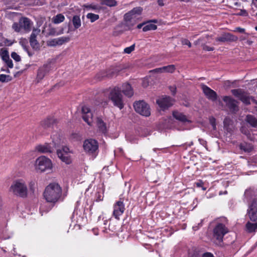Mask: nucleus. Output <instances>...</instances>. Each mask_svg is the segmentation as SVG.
I'll return each mask as SVG.
<instances>
[{"label":"nucleus","mask_w":257,"mask_h":257,"mask_svg":"<svg viewBox=\"0 0 257 257\" xmlns=\"http://www.w3.org/2000/svg\"><path fill=\"white\" fill-rule=\"evenodd\" d=\"M65 20V17L63 15L59 14L54 17L52 19V22L57 24L63 22Z\"/></svg>","instance_id":"33"},{"label":"nucleus","mask_w":257,"mask_h":257,"mask_svg":"<svg viewBox=\"0 0 257 257\" xmlns=\"http://www.w3.org/2000/svg\"><path fill=\"white\" fill-rule=\"evenodd\" d=\"M198 141H199V143H200L201 145H203V146H204V145H205L206 144V142L205 141H204V140L203 139H199Z\"/></svg>","instance_id":"56"},{"label":"nucleus","mask_w":257,"mask_h":257,"mask_svg":"<svg viewBox=\"0 0 257 257\" xmlns=\"http://www.w3.org/2000/svg\"><path fill=\"white\" fill-rule=\"evenodd\" d=\"M11 57L14 60H15L17 62H19L21 61L20 56L15 52L12 53Z\"/></svg>","instance_id":"44"},{"label":"nucleus","mask_w":257,"mask_h":257,"mask_svg":"<svg viewBox=\"0 0 257 257\" xmlns=\"http://www.w3.org/2000/svg\"><path fill=\"white\" fill-rule=\"evenodd\" d=\"M36 150L41 153H47L53 152V148L49 144L38 145L36 147Z\"/></svg>","instance_id":"22"},{"label":"nucleus","mask_w":257,"mask_h":257,"mask_svg":"<svg viewBox=\"0 0 257 257\" xmlns=\"http://www.w3.org/2000/svg\"><path fill=\"white\" fill-rule=\"evenodd\" d=\"M72 23L75 29L79 28L81 26V22L79 16L75 15L72 19Z\"/></svg>","instance_id":"30"},{"label":"nucleus","mask_w":257,"mask_h":257,"mask_svg":"<svg viewBox=\"0 0 257 257\" xmlns=\"http://www.w3.org/2000/svg\"><path fill=\"white\" fill-rule=\"evenodd\" d=\"M182 44L184 45H187L189 48L191 47V43L187 39H183L181 40Z\"/></svg>","instance_id":"47"},{"label":"nucleus","mask_w":257,"mask_h":257,"mask_svg":"<svg viewBox=\"0 0 257 257\" xmlns=\"http://www.w3.org/2000/svg\"><path fill=\"white\" fill-rule=\"evenodd\" d=\"M209 121L211 125L215 124V119L214 117H211L209 119Z\"/></svg>","instance_id":"53"},{"label":"nucleus","mask_w":257,"mask_h":257,"mask_svg":"<svg viewBox=\"0 0 257 257\" xmlns=\"http://www.w3.org/2000/svg\"><path fill=\"white\" fill-rule=\"evenodd\" d=\"M135 111L145 116H149L151 114L149 105L143 100L136 101L134 103Z\"/></svg>","instance_id":"9"},{"label":"nucleus","mask_w":257,"mask_h":257,"mask_svg":"<svg viewBox=\"0 0 257 257\" xmlns=\"http://www.w3.org/2000/svg\"><path fill=\"white\" fill-rule=\"evenodd\" d=\"M228 232H229V229L226 226V224L218 222L213 230V236L216 240V243L222 242L224 236Z\"/></svg>","instance_id":"6"},{"label":"nucleus","mask_w":257,"mask_h":257,"mask_svg":"<svg viewBox=\"0 0 257 257\" xmlns=\"http://www.w3.org/2000/svg\"><path fill=\"white\" fill-rule=\"evenodd\" d=\"M66 194H63L62 187L57 183L53 182L47 185L43 192V196L46 201L52 206L56 203L64 201Z\"/></svg>","instance_id":"1"},{"label":"nucleus","mask_w":257,"mask_h":257,"mask_svg":"<svg viewBox=\"0 0 257 257\" xmlns=\"http://www.w3.org/2000/svg\"><path fill=\"white\" fill-rule=\"evenodd\" d=\"M101 104H102L103 105H105L107 104V101H104L103 102H102Z\"/></svg>","instance_id":"61"},{"label":"nucleus","mask_w":257,"mask_h":257,"mask_svg":"<svg viewBox=\"0 0 257 257\" xmlns=\"http://www.w3.org/2000/svg\"><path fill=\"white\" fill-rule=\"evenodd\" d=\"M201 88L204 94L209 100L212 101L216 100L217 94L215 91L204 84L201 85Z\"/></svg>","instance_id":"13"},{"label":"nucleus","mask_w":257,"mask_h":257,"mask_svg":"<svg viewBox=\"0 0 257 257\" xmlns=\"http://www.w3.org/2000/svg\"><path fill=\"white\" fill-rule=\"evenodd\" d=\"M13 193L18 197L26 198L28 196V188L26 182L23 179L14 181L10 187Z\"/></svg>","instance_id":"2"},{"label":"nucleus","mask_w":257,"mask_h":257,"mask_svg":"<svg viewBox=\"0 0 257 257\" xmlns=\"http://www.w3.org/2000/svg\"><path fill=\"white\" fill-rule=\"evenodd\" d=\"M35 188V182L34 181H31L29 183V189L30 191L34 192Z\"/></svg>","instance_id":"46"},{"label":"nucleus","mask_w":257,"mask_h":257,"mask_svg":"<svg viewBox=\"0 0 257 257\" xmlns=\"http://www.w3.org/2000/svg\"><path fill=\"white\" fill-rule=\"evenodd\" d=\"M29 56H31L32 55V54H31L29 51V49H28V51H27Z\"/></svg>","instance_id":"64"},{"label":"nucleus","mask_w":257,"mask_h":257,"mask_svg":"<svg viewBox=\"0 0 257 257\" xmlns=\"http://www.w3.org/2000/svg\"><path fill=\"white\" fill-rule=\"evenodd\" d=\"M150 72L162 73H163V70L162 67H160L152 70L150 71Z\"/></svg>","instance_id":"48"},{"label":"nucleus","mask_w":257,"mask_h":257,"mask_svg":"<svg viewBox=\"0 0 257 257\" xmlns=\"http://www.w3.org/2000/svg\"><path fill=\"white\" fill-rule=\"evenodd\" d=\"M203 182H202L201 181H199V182L196 183V185L198 187H201L203 185Z\"/></svg>","instance_id":"57"},{"label":"nucleus","mask_w":257,"mask_h":257,"mask_svg":"<svg viewBox=\"0 0 257 257\" xmlns=\"http://www.w3.org/2000/svg\"><path fill=\"white\" fill-rule=\"evenodd\" d=\"M202 47L203 50L206 51H212L214 50V48L213 47H209L207 45H206L205 44H202Z\"/></svg>","instance_id":"45"},{"label":"nucleus","mask_w":257,"mask_h":257,"mask_svg":"<svg viewBox=\"0 0 257 257\" xmlns=\"http://www.w3.org/2000/svg\"><path fill=\"white\" fill-rule=\"evenodd\" d=\"M203 40V38H200L199 39H198L197 41H196L195 42H194V44L195 45H197L198 43H199L200 41H202Z\"/></svg>","instance_id":"59"},{"label":"nucleus","mask_w":257,"mask_h":257,"mask_svg":"<svg viewBox=\"0 0 257 257\" xmlns=\"http://www.w3.org/2000/svg\"><path fill=\"white\" fill-rule=\"evenodd\" d=\"M149 22H153L154 24L158 23V21L157 19L151 20L147 22H144L142 23L139 24L137 25V28L139 29L142 28L143 26H145L146 24H147Z\"/></svg>","instance_id":"41"},{"label":"nucleus","mask_w":257,"mask_h":257,"mask_svg":"<svg viewBox=\"0 0 257 257\" xmlns=\"http://www.w3.org/2000/svg\"><path fill=\"white\" fill-rule=\"evenodd\" d=\"M86 18L90 20L91 23L95 22L97 20L99 16L98 15L94 14L93 13H88L86 15Z\"/></svg>","instance_id":"37"},{"label":"nucleus","mask_w":257,"mask_h":257,"mask_svg":"<svg viewBox=\"0 0 257 257\" xmlns=\"http://www.w3.org/2000/svg\"><path fill=\"white\" fill-rule=\"evenodd\" d=\"M157 2H158V5L162 7V6H164V4L163 3V0H158Z\"/></svg>","instance_id":"58"},{"label":"nucleus","mask_w":257,"mask_h":257,"mask_svg":"<svg viewBox=\"0 0 257 257\" xmlns=\"http://www.w3.org/2000/svg\"><path fill=\"white\" fill-rule=\"evenodd\" d=\"M245 227L246 230L248 232H253L257 230V222L255 223H252L250 221H248Z\"/></svg>","instance_id":"29"},{"label":"nucleus","mask_w":257,"mask_h":257,"mask_svg":"<svg viewBox=\"0 0 257 257\" xmlns=\"http://www.w3.org/2000/svg\"><path fill=\"white\" fill-rule=\"evenodd\" d=\"M0 55L2 57V59L5 62L7 60H8V59L10 58L9 53L7 50H4L2 52H1Z\"/></svg>","instance_id":"40"},{"label":"nucleus","mask_w":257,"mask_h":257,"mask_svg":"<svg viewBox=\"0 0 257 257\" xmlns=\"http://www.w3.org/2000/svg\"><path fill=\"white\" fill-rule=\"evenodd\" d=\"M173 116L176 119L182 122L189 121L185 115L178 111H174L173 112Z\"/></svg>","instance_id":"24"},{"label":"nucleus","mask_w":257,"mask_h":257,"mask_svg":"<svg viewBox=\"0 0 257 257\" xmlns=\"http://www.w3.org/2000/svg\"><path fill=\"white\" fill-rule=\"evenodd\" d=\"M153 22H149L145 25L143 28V31L144 32H147L150 30H155L157 29V26L153 24Z\"/></svg>","instance_id":"32"},{"label":"nucleus","mask_w":257,"mask_h":257,"mask_svg":"<svg viewBox=\"0 0 257 257\" xmlns=\"http://www.w3.org/2000/svg\"><path fill=\"white\" fill-rule=\"evenodd\" d=\"M239 148L240 150L247 153H249L253 150V146L252 144L246 142L241 143L239 145Z\"/></svg>","instance_id":"27"},{"label":"nucleus","mask_w":257,"mask_h":257,"mask_svg":"<svg viewBox=\"0 0 257 257\" xmlns=\"http://www.w3.org/2000/svg\"><path fill=\"white\" fill-rule=\"evenodd\" d=\"M12 80V77L9 75L0 74V81L4 82H8Z\"/></svg>","instance_id":"36"},{"label":"nucleus","mask_w":257,"mask_h":257,"mask_svg":"<svg viewBox=\"0 0 257 257\" xmlns=\"http://www.w3.org/2000/svg\"><path fill=\"white\" fill-rule=\"evenodd\" d=\"M246 215L251 221H257V198H253L248 203Z\"/></svg>","instance_id":"10"},{"label":"nucleus","mask_w":257,"mask_h":257,"mask_svg":"<svg viewBox=\"0 0 257 257\" xmlns=\"http://www.w3.org/2000/svg\"><path fill=\"white\" fill-rule=\"evenodd\" d=\"M83 114L82 118L87 123L90 125L92 122L93 115L89 107L87 106H83L81 108Z\"/></svg>","instance_id":"17"},{"label":"nucleus","mask_w":257,"mask_h":257,"mask_svg":"<svg viewBox=\"0 0 257 257\" xmlns=\"http://www.w3.org/2000/svg\"><path fill=\"white\" fill-rule=\"evenodd\" d=\"M84 7L87 9L92 10H100L101 9V7L99 6L94 4L85 5Z\"/></svg>","instance_id":"39"},{"label":"nucleus","mask_w":257,"mask_h":257,"mask_svg":"<svg viewBox=\"0 0 257 257\" xmlns=\"http://www.w3.org/2000/svg\"><path fill=\"white\" fill-rule=\"evenodd\" d=\"M52 167L51 161L44 156L39 157L36 161V169L40 172H44L51 169Z\"/></svg>","instance_id":"8"},{"label":"nucleus","mask_w":257,"mask_h":257,"mask_svg":"<svg viewBox=\"0 0 257 257\" xmlns=\"http://www.w3.org/2000/svg\"><path fill=\"white\" fill-rule=\"evenodd\" d=\"M236 31H237L239 33H244V32H245V29H243V28H240V27L236 28Z\"/></svg>","instance_id":"54"},{"label":"nucleus","mask_w":257,"mask_h":257,"mask_svg":"<svg viewBox=\"0 0 257 257\" xmlns=\"http://www.w3.org/2000/svg\"><path fill=\"white\" fill-rule=\"evenodd\" d=\"M127 139L128 141L133 143H137V140L136 139H132L131 137H127Z\"/></svg>","instance_id":"55"},{"label":"nucleus","mask_w":257,"mask_h":257,"mask_svg":"<svg viewBox=\"0 0 257 257\" xmlns=\"http://www.w3.org/2000/svg\"><path fill=\"white\" fill-rule=\"evenodd\" d=\"M157 103L164 110L173 105V100L169 96L162 97L157 100Z\"/></svg>","instance_id":"16"},{"label":"nucleus","mask_w":257,"mask_h":257,"mask_svg":"<svg viewBox=\"0 0 257 257\" xmlns=\"http://www.w3.org/2000/svg\"><path fill=\"white\" fill-rule=\"evenodd\" d=\"M108 98L115 106L121 109L124 107L123 96L121 94V88L115 86L111 89L109 93Z\"/></svg>","instance_id":"4"},{"label":"nucleus","mask_w":257,"mask_h":257,"mask_svg":"<svg viewBox=\"0 0 257 257\" xmlns=\"http://www.w3.org/2000/svg\"><path fill=\"white\" fill-rule=\"evenodd\" d=\"M143 85L144 87H147L148 85V83L147 82L146 83L145 82H144L143 84Z\"/></svg>","instance_id":"62"},{"label":"nucleus","mask_w":257,"mask_h":257,"mask_svg":"<svg viewBox=\"0 0 257 257\" xmlns=\"http://www.w3.org/2000/svg\"><path fill=\"white\" fill-rule=\"evenodd\" d=\"M169 89H170V91H171L172 94L174 95L176 93V88L175 87L170 86L169 87Z\"/></svg>","instance_id":"51"},{"label":"nucleus","mask_w":257,"mask_h":257,"mask_svg":"<svg viewBox=\"0 0 257 257\" xmlns=\"http://www.w3.org/2000/svg\"><path fill=\"white\" fill-rule=\"evenodd\" d=\"M121 90L128 97H131L134 94V91L131 85L127 83L122 84Z\"/></svg>","instance_id":"21"},{"label":"nucleus","mask_w":257,"mask_h":257,"mask_svg":"<svg viewBox=\"0 0 257 257\" xmlns=\"http://www.w3.org/2000/svg\"><path fill=\"white\" fill-rule=\"evenodd\" d=\"M50 70L51 66L50 63L44 64L43 66L40 67L38 70L37 76L38 82L41 80Z\"/></svg>","instance_id":"19"},{"label":"nucleus","mask_w":257,"mask_h":257,"mask_svg":"<svg viewBox=\"0 0 257 257\" xmlns=\"http://www.w3.org/2000/svg\"><path fill=\"white\" fill-rule=\"evenodd\" d=\"M5 62L6 63L7 65H8V66L9 68H12L13 67L14 65H13V61L10 58L8 59V60H7L6 61H5Z\"/></svg>","instance_id":"50"},{"label":"nucleus","mask_w":257,"mask_h":257,"mask_svg":"<svg viewBox=\"0 0 257 257\" xmlns=\"http://www.w3.org/2000/svg\"><path fill=\"white\" fill-rule=\"evenodd\" d=\"M236 15L238 16H247L248 13L245 10H240V12Z\"/></svg>","instance_id":"49"},{"label":"nucleus","mask_w":257,"mask_h":257,"mask_svg":"<svg viewBox=\"0 0 257 257\" xmlns=\"http://www.w3.org/2000/svg\"><path fill=\"white\" fill-rule=\"evenodd\" d=\"M96 125L100 132L104 134H106L107 133L106 124L101 118L99 117L97 118Z\"/></svg>","instance_id":"23"},{"label":"nucleus","mask_w":257,"mask_h":257,"mask_svg":"<svg viewBox=\"0 0 257 257\" xmlns=\"http://www.w3.org/2000/svg\"><path fill=\"white\" fill-rule=\"evenodd\" d=\"M251 4L253 5L256 8H257V1H251Z\"/></svg>","instance_id":"60"},{"label":"nucleus","mask_w":257,"mask_h":257,"mask_svg":"<svg viewBox=\"0 0 257 257\" xmlns=\"http://www.w3.org/2000/svg\"><path fill=\"white\" fill-rule=\"evenodd\" d=\"M245 121L252 127L257 128V118L253 115L248 114L245 118Z\"/></svg>","instance_id":"25"},{"label":"nucleus","mask_w":257,"mask_h":257,"mask_svg":"<svg viewBox=\"0 0 257 257\" xmlns=\"http://www.w3.org/2000/svg\"><path fill=\"white\" fill-rule=\"evenodd\" d=\"M223 100L226 103V105L231 112L235 113L238 111L237 102L235 99L230 96H225L223 97Z\"/></svg>","instance_id":"15"},{"label":"nucleus","mask_w":257,"mask_h":257,"mask_svg":"<svg viewBox=\"0 0 257 257\" xmlns=\"http://www.w3.org/2000/svg\"><path fill=\"white\" fill-rule=\"evenodd\" d=\"M83 147L87 154L96 156L98 150V143L95 140L87 139L84 141Z\"/></svg>","instance_id":"7"},{"label":"nucleus","mask_w":257,"mask_h":257,"mask_svg":"<svg viewBox=\"0 0 257 257\" xmlns=\"http://www.w3.org/2000/svg\"><path fill=\"white\" fill-rule=\"evenodd\" d=\"M135 44L131 45L130 47L125 48L123 50V53L126 54H130L135 50Z\"/></svg>","instance_id":"42"},{"label":"nucleus","mask_w":257,"mask_h":257,"mask_svg":"<svg viewBox=\"0 0 257 257\" xmlns=\"http://www.w3.org/2000/svg\"><path fill=\"white\" fill-rule=\"evenodd\" d=\"M19 43L26 51H28V49H29V46L28 45V42L26 39H25V38L21 39L19 41Z\"/></svg>","instance_id":"38"},{"label":"nucleus","mask_w":257,"mask_h":257,"mask_svg":"<svg viewBox=\"0 0 257 257\" xmlns=\"http://www.w3.org/2000/svg\"><path fill=\"white\" fill-rule=\"evenodd\" d=\"M33 23L27 17H21L18 23H14L12 25V28L16 32L29 33L31 31Z\"/></svg>","instance_id":"5"},{"label":"nucleus","mask_w":257,"mask_h":257,"mask_svg":"<svg viewBox=\"0 0 257 257\" xmlns=\"http://www.w3.org/2000/svg\"><path fill=\"white\" fill-rule=\"evenodd\" d=\"M212 128H213V130H216V124H214V125H212Z\"/></svg>","instance_id":"63"},{"label":"nucleus","mask_w":257,"mask_h":257,"mask_svg":"<svg viewBox=\"0 0 257 257\" xmlns=\"http://www.w3.org/2000/svg\"><path fill=\"white\" fill-rule=\"evenodd\" d=\"M69 153V149L67 147H63L61 149L58 150L57 151L58 157L62 161L67 164H69L71 163Z\"/></svg>","instance_id":"12"},{"label":"nucleus","mask_w":257,"mask_h":257,"mask_svg":"<svg viewBox=\"0 0 257 257\" xmlns=\"http://www.w3.org/2000/svg\"><path fill=\"white\" fill-rule=\"evenodd\" d=\"M202 221H203V220H202L200 222V223H198V226H193V229L194 230L196 231L197 230L199 227L201 226H202Z\"/></svg>","instance_id":"52"},{"label":"nucleus","mask_w":257,"mask_h":257,"mask_svg":"<svg viewBox=\"0 0 257 257\" xmlns=\"http://www.w3.org/2000/svg\"><path fill=\"white\" fill-rule=\"evenodd\" d=\"M40 32L39 29L34 28L30 37V44L34 49H37L39 48V44L36 39L37 35Z\"/></svg>","instance_id":"18"},{"label":"nucleus","mask_w":257,"mask_h":257,"mask_svg":"<svg viewBox=\"0 0 257 257\" xmlns=\"http://www.w3.org/2000/svg\"><path fill=\"white\" fill-rule=\"evenodd\" d=\"M124 210L123 202L121 200L118 201L113 205V215L116 219H118L119 216L123 214Z\"/></svg>","instance_id":"14"},{"label":"nucleus","mask_w":257,"mask_h":257,"mask_svg":"<svg viewBox=\"0 0 257 257\" xmlns=\"http://www.w3.org/2000/svg\"><path fill=\"white\" fill-rule=\"evenodd\" d=\"M142 11L141 7H136L126 13L124 16L125 26L129 29H132L139 21L138 17L141 14Z\"/></svg>","instance_id":"3"},{"label":"nucleus","mask_w":257,"mask_h":257,"mask_svg":"<svg viewBox=\"0 0 257 257\" xmlns=\"http://www.w3.org/2000/svg\"><path fill=\"white\" fill-rule=\"evenodd\" d=\"M57 42L58 45L60 46L63 44L68 42L70 39L69 37H61L59 38H57Z\"/></svg>","instance_id":"35"},{"label":"nucleus","mask_w":257,"mask_h":257,"mask_svg":"<svg viewBox=\"0 0 257 257\" xmlns=\"http://www.w3.org/2000/svg\"><path fill=\"white\" fill-rule=\"evenodd\" d=\"M232 94L246 104H250V97L248 94L241 89L231 90Z\"/></svg>","instance_id":"11"},{"label":"nucleus","mask_w":257,"mask_h":257,"mask_svg":"<svg viewBox=\"0 0 257 257\" xmlns=\"http://www.w3.org/2000/svg\"><path fill=\"white\" fill-rule=\"evenodd\" d=\"M191 257H215L214 255L209 252H202L199 250H194L191 255Z\"/></svg>","instance_id":"26"},{"label":"nucleus","mask_w":257,"mask_h":257,"mask_svg":"<svg viewBox=\"0 0 257 257\" xmlns=\"http://www.w3.org/2000/svg\"><path fill=\"white\" fill-rule=\"evenodd\" d=\"M54 123L55 119L52 117H49L42 121L41 125L44 128H46L51 127Z\"/></svg>","instance_id":"28"},{"label":"nucleus","mask_w":257,"mask_h":257,"mask_svg":"<svg viewBox=\"0 0 257 257\" xmlns=\"http://www.w3.org/2000/svg\"><path fill=\"white\" fill-rule=\"evenodd\" d=\"M162 69L163 70V73L167 72L172 73L175 71L176 67L174 65H169L162 67Z\"/></svg>","instance_id":"34"},{"label":"nucleus","mask_w":257,"mask_h":257,"mask_svg":"<svg viewBox=\"0 0 257 257\" xmlns=\"http://www.w3.org/2000/svg\"><path fill=\"white\" fill-rule=\"evenodd\" d=\"M102 5H105L109 7H114L117 5L116 0H100Z\"/></svg>","instance_id":"31"},{"label":"nucleus","mask_w":257,"mask_h":257,"mask_svg":"<svg viewBox=\"0 0 257 257\" xmlns=\"http://www.w3.org/2000/svg\"><path fill=\"white\" fill-rule=\"evenodd\" d=\"M237 40V37L230 33H224L215 39L217 42H234Z\"/></svg>","instance_id":"20"},{"label":"nucleus","mask_w":257,"mask_h":257,"mask_svg":"<svg viewBox=\"0 0 257 257\" xmlns=\"http://www.w3.org/2000/svg\"><path fill=\"white\" fill-rule=\"evenodd\" d=\"M57 39V38L52 39L47 42V45L51 47H55L58 45Z\"/></svg>","instance_id":"43"}]
</instances>
